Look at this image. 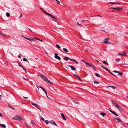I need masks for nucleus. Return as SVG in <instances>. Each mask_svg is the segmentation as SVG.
Instances as JSON below:
<instances>
[{
    "label": "nucleus",
    "instance_id": "6e6d98bb",
    "mask_svg": "<svg viewBox=\"0 0 128 128\" xmlns=\"http://www.w3.org/2000/svg\"><path fill=\"white\" fill-rule=\"evenodd\" d=\"M116 4H120L119 3H118V2H116Z\"/></svg>",
    "mask_w": 128,
    "mask_h": 128
},
{
    "label": "nucleus",
    "instance_id": "f03ea898",
    "mask_svg": "<svg viewBox=\"0 0 128 128\" xmlns=\"http://www.w3.org/2000/svg\"><path fill=\"white\" fill-rule=\"evenodd\" d=\"M42 11L45 14H47V15L48 16L50 17L52 19H54V20H52L56 22V21L58 20V19L55 16H53L52 15L50 14H49L44 11V10H42Z\"/></svg>",
    "mask_w": 128,
    "mask_h": 128
},
{
    "label": "nucleus",
    "instance_id": "a19ab883",
    "mask_svg": "<svg viewBox=\"0 0 128 128\" xmlns=\"http://www.w3.org/2000/svg\"><path fill=\"white\" fill-rule=\"evenodd\" d=\"M81 61H82L83 62H84L86 64V63H87V62H86L84 60H81Z\"/></svg>",
    "mask_w": 128,
    "mask_h": 128
},
{
    "label": "nucleus",
    "instance_id": "774afa93",
    "mask_svg": "<svg viewBox=\"0 0 128 128\" xmlns=\"http://www.w3.org/2000/svg\"><path fill=\"white\" fill-rule=\"evenodd\" d=\"M96 61L98 62H99V61L97 60H96Z\"/></svg>",
    "mask_w": 128,
    "mask_h": 128
},
{
    "label": "nucleus",
    "instance_id": "473e14b6",
    "mask_svg": "<svg viewBox=\"0 0 128 128\" xmlns=\"http://www.w3.org/2000/svg\"><path fill=\"white\" fill-rule=\"evenodd\" d=\"M116 60L117 62H119L120 60V59L119 58H117L116 59Z\"/></svg>",
    "mask_w": 128,
    "mask_h": 128
},
{
    "label": "nucleus",
    "instance_id": "338daca9",
    "mask_svg": "<svg viewBox=\"0 0 128 128\" xmlns=\"http://www.w3.org/2000/svg\"><path fill=\"white\" fill-rule=\"evenodd\" d=\"M98 16H100V15H99V14H98Z\"/></svg>",
    "mask_w": 128,
    "mask_h": 128
},
{
    "label": "nucleus",
    "instance_id": "a878e982",
    "mask_svg": "<svg viewBox=\"0 0 128 128\" xmlns=\"http://www.w3.org/2000/svg\"><path fill=\"white\" fill-rule=\"evenodd\" d=\"M102 62L103 63L107 64V65H108V62H106L105 61L103 60L102 61Z\"/></svg>",
    "mask_w": 128,
    "mask_h": 128
},
{
    "label": "nucleus",
    "instance_id": "680f3d73",
    "mask_svg": "<svg viewBox=\"0 0 128 128\" xmlns=\"http://www.w3.org/2000/svg\"><path fill=\"white\" fill-rule=\"evenodd\" d=\"M77 24H78V25H80V24L79 23H78V22H77Z\"/></svg>",
    "mask_w": 128,
    "mask_h": 128
},
{
    "label": "nucleus",
    "instance_id": "39448f33",
    "mask_svg": "<svg viewBox=\"0 0 128 128\" xmlns=\"http://www.w3.org/2000/svg\"><path fill=\"white\" fill-rule=\"evenodd\" d=\"M32 104L36 108H38V109L40 110V112H41V110L40 109V108L39 106L37 104H34L33 103H32Z\"/></svg>",
    "mask_w": 128,
    "mask_h": 128
},
{
    "label": "nucleus",
    "instance_id": "49530a36",
    "mask_svg": "<svg viewBox=\"0 0 128 128\" xmlns=\"http://www.w3.org/2000/svg\"><path fill=\"white\" fill-rule=\"evenodd\" d=\"M56 2H58V3H57L58 4H60V2H59V1H58V0L56 1Z\"/></svg>",
    "mask_w": 128,
    "mask_h": 128
},
{
    "label": "nucleus",
    "instance_id": "aec40b11",
    "mask_svg": "<svg viewBox=\"0 0 128 128\" xmlns=\"http://www.w3.org/2000/svg\"><path fill=\"white\" fill-rule=\"evenodd\" d=\"M115 119L117 120L118 122H121V120L119 118H115Z\"/></svg>",
    "mask_w": 128,
    "mask_h": 128
},
{
    "label": "nucleus",
    "instance_id": "c756f323",
    "mask_svg": "<svg viewBox=\"0 0 128 128\" xmlns=\"http://www.w3.org/2000/svg\"><path fill=\"white\" fill-rule=\"evenodd\" d=\"M8 106L10 108H11L13 110H15V108H13V107H12L10 105H8Z\"/></svg>",
    "mask_w": 128,
    "mask_h": 128
},
{
    "label": "nucleus",
    "instance_id": "a18cd8bd",
    "mask_svg": "<svg viewBox=\"0 0 128 128\" xmlns=\"http://www.w3.org/2000/svg\"><path fill=\"white\" fill-rule=\"evenodd\" d=\"M2 96L1 95H0V100H2Z\"/></svg>",
    "mask_w": 128,
    "mask_h": 128
},
{
    "label": "nucleus",
    "instance_id": "0eeeda50",
    "mask_svg": "<svg viewBox=\"0 0 128 128\" xmlns=\"http://www.w3.org/2000/svg\"><path fill=\"white\" fill-rule=\"evenodd\" d=\"M40 87V88H41L42 90L44 91V92L45 94H46V96H47V97L49 99L50 98L48 97V96H47V92H46V90L44 88H43L41 87V86H39V87Z\"/></svg>",
    "mask_w": 128,
    "mask_h": 128
},
{
    "label": "nucleus",
    "instance_id": "a211bd4d",
    "mask_svg": "<svg viewBox=\"0 0 128 128\" xmlns=\"http://www.w3.org/2000/svg\"><path fill=\"white\" fill-rule=\"evenodd\" d=\"M35 40L34 38H29L28 40L30 41H34Z\"/></svg>",
    "mask_w": 128,
    "mask_h": 128
},
{
    "label": "nucleus",
    "instance_id": "2f4dec72",
    "mask_svg": "<svg viewBox=\"0 0 128 128\" xmlns=\"http://www.w3.org/2000/svg\"><path fill=\"white\" fill-rule=\"evenodd\" d=\"M25 124L26 126L28 128H31L30 127H29V126H28V125L26 123H25Z\"/></svg>",
    "mask_w": 128,
    "mask_h": 128
},
{
    "label": "nucleus",
    "instance_id": "412c9836",
    "mask_svg": "<svg viewBox=\"0 0 128 128\" xmlns=\"http://www.w3.org/2000/svg\"><path fill=\"white\" fill-rule=\"evenodd\" d=\"M70 58L67 57H65V58H64V60H66V61L68 60V59H69Z\"/></svg>",
    "mask_w": 128,
    "mask_h": 128
},
{
    "label": "nucleus",
    "instance_id": "864d4df0",
    "mask_svg": "<svg viewBox=\"0 0 128 128\" xmlns=\"http://www.w3.org/2000/svg\"><path fill=\"white\" fill-rule=\"evenodd\" d=\"M23 97L24 98H25L26 99H27V98H28V97H24V96H23Z\"/></svg>",
    "mask_w": 128,
    "mask_h": 128
},
{
    "label": "nucleus",
    "instance_id": "4468645a",
    "mask_svg": "<svg viewBox=\"0 0 128 128\" xmlns=\"http://www.w3.org/2000/svg\"><path fill=\"white\" fill-rule=\"evenodd\" d=\"M0 126L2 128H6V127L5 125L4 124H0Z\"/></svg>",
    "mask_w": 128,
    "mask_h": 128
},
{
    "label": "nucleus",
    "instance_id": "c85d7f7f",
    "mask_svg": "<svg viewBox=\"0 0 128 128\" xmlns=\"http://www.w3.org/2000/svg\"><path fill=\"white\" fill-rule=\"evenodd\" d=\"M112 104H114V106H115V105L117 104L115 102H114L113 101H112Z\"/></svg>",
    "mask_w": 128,
    "mask_h": 128
},
{
    "label": "nucleus",
    "instance_id": "37998d69",
    "mask_svg": "<svg viewBox=\"0 0 128 128\" xmlns=\"http://www.w3.org/2000/svg\"><path fill=\"white\" fill-rule=\"evenodd\" d=\"M101 67L102 68H104V69H105V68L106 67H105L104 66H101Z\"/></svg>",
    "mask_w": 128,
    "mask_h": 128
},
{
    "label": "nucleus",
    "instance_id": "72a5a7b5",
    "mask_svg": "<svg viewBox=\"0 0 128 128\" xmlns=\"http://www.w3.org/2000/svg\"><path fill=\"white\" fill-rule=\"evenodd\" d=\"M95 74H96V76H98L99 78L100 77V75L96 73Z\"/></svg>",
    "mask_w": 128,
    "mask_h": 128
},
{
    "label": "nucleus",
    "instance_id": "69168bd1",
    "mask_svg": "<svg viewBox=\"0 0 128 128\" xmlns=\"http://www.w3.org/2000/svg\"><path fill=\"white\" fill-rule=\"evenodd\" d=\"M39 87V86L38 87V86H37V87L38 88V89H39V88H40Z\"/></svg>",
    "mask_w": 128,
    "mask_h": 128
},
{
    "label": "nucleus",
    "instance_id": "c03bdc74",
    "mask_svg": "<svg viewBox=\"0 0 128 128\" xmlns=\"http://www.w3.org/2000/svg\"><path fill=\"white\" fill-rule=\"evenodd\" d=\"M94 82L95 84V83H97V84L99 83V82H96V81H95L94 80Z\"/></svg>",
    "mask_w": 128,
    "mask_h": 128
},
{
    "label": "nucleus",
    "instance_id": "13d9d810",
    "mask_svg": "<svg viewBox=\"0 0 128 128\" xmlns=\"http://www.w3.org/2000/svg\"><path fill=\"white\" fill-rule=\"evenodd\" d=\"M18 58H20V55H19L18 56Z\"/></svg>",
    "mask_w": 128,
    "mask_h": 128
},
{
    "label": "nucleus",
    "instance_id": "20e7f679",
    "mask_svg": "<svg viewBox=\"0 0 128 128\" xmlns=\"http://www.w3.org/2000/svg\"><path fill=\"white\" fill-rule=\"evenodd\" d=\"M114 106L116 108L118 109L121 112L122 111V108L117 103Z\"/></svg>",
    "mask_w": 128,
    "mask_h": 128
},
{
    "label": "nucleus",
    "instance_id": "1a4fd4ad",
    "mask_svg": "<svg viewBox=\"0 0 128 128\" xmlns=\"http://www.w3.org/2000/svg\"><path fill=\"white\" fill-rule=\"evenodd\" d=\"M118 55H121L122 56H126V52L119 53L118 54Z\"/></svg>",
    "mask_w": 128,
    "mask_h": 128
},
{
    "label": "nucleus",
    "instance_id": "4d7b16f0",
    "mask_svg": "<svg viewBox=\"0 0 128 128\" xmlns=\"http://www.w3.org/2000/svg\"><path fill=\"white\" fill-rule=\"evenodd\" d=\"M22 14H20V16L19 17V18H21V17H22Z\"/></svg>",
    "mask_w": 128,
    "mask_h": 128
},
{
    "label": "nucleus",
    "instance_id": "cd10ccee",
    "mask_svg": "<svg viewBox=\"0 0 128 128\" xmlns=\"http://www.w3.org/2000/svg\"><path fill=\"white\" fill-rule=\"evenodd\" d=\"M108 87H111L112 88L114 89H115V87L114 86H108Z\"/></svg>",
    "mask_w": 128,
    "mask_h": 128
},
{
    "label": "nucleus",
    "instance_id": "f3484780",
    "mask_svg": "<svg viewBox=\"0 0 128 128\" xmlns=\"http://www.w3.org/2000/svg\"><path fill=\"white\" fill-rule=\"evenodd\" d=\"M18 65L19 66L21 67L22 68H23V69L25 71L26 73H27L26 71V70H25L24 68V67L22 66V65H21L20 64H18Z\"/></svg>",
    "mask_w": 128,
    "mask_h": 128
},
{
    "label": "nucleus",
    "instance_id": "603ef678",
    "mask_svg": "<svg viewBox=\"0 0 128 128\" xmlns=\"http://www.w3.org/2000/svg\"><path fill=\"white\" fill-rule=\"evenodd\" d=\"M32 123L33 124H34V121H33V120H32Z\"/></svg>",
    "mask_w": 128,
    "mask_h": 128
},
{
    "label": "nucleus",
    "instance_id": "7ed1b4c3",
    "mask_svg": "<svg viewBox=\"0 0 128 128\" xmlns=\"http://www.w3.org/2000/svg\"><path fill=\"white\" fill-rule=\"evenodd\" d=\"M12 119L18 121H21L23 120L22 118L18 115H15L12 118Z\"/></svg>",
    "mask_w": 128,
    "mask_h": 128
},
{
    "label": "nucleus",
    "instance_id": "2eb2a0df",
    "mask_svg": "<svg viewBox=\"0 0 128 128\" xmlns=\"http://www.w3.org/2000/svg\"><path fill=\"white\" fill-rule=\"evenodd\" d=\"M61 116H62L63 118V119L64 120H66V119L65 118V116H64V114H61Z\"/></svg>",
    "mask_w": 128,
    "mask_h": 128
},
{
    "label": "nucleus",
    "instance_id": "393cba45",
    "mask_svg": "<svg viewBox=\"0 0 128 128\" xmlns=\"http://www.w3.org/2000/svg\"><path fill=\"white\" fill-rule=\"evenodd\" d=\"M6 15L7 17H8L10 16V14L8 12H7L6 14Z\"/></svg>",
    "mask_w": 128,
    "mask_h": 128
},
{
    "label": "nucleus",
    "instance_id": "de8ad7c7",
    "mask_svg": "<svg viewBox=\"0 0 128 128\" xmlns=\"http://www.w3.org/2000/svg\"><path fill=\"white\" fill-rule=\"evenodd\" d=\"M69 60H71L72 61H75V60H74V59H70V58L69 59Z\"/></svg>",
    "mask_w": 128,
    "mask_h": 128
},
{
    "label": "nucleus",
    "instance_id": "79ce46f5",
    "mask_svg": "<svg viewBox=\"0 0 128 128\" xmlns=\"http://www.w3.org/2000/svg\"><path fill=\"white\" fill-rule=\"evenodd\" d=\"M0 34H1L2 35H3L4 36H6V35L5 34L2 32Z\"/></svg>",
    "mask_w": 128,
    "mask_h": 128
},
{
    "label": "nucleus",
    "instance_id": "423d86ee",
    "mask_svg": "<svg viewBox=\"0 0 128 128\" xmlns=\"http://www.w3.org/2000/svg\"><path fill=\"white\" fill-rule=\"evenodd\" d=\"M54 57L55 58L59 60H60L61 59L60 57L58 56V54L56 53L54 54Z\"/></svg>",
    "mask_w": 128,
    "mask_h": 128
},
{
    "label": "nucleus",
    "instance_id": "58836bf2",
    "mask_svg": "<svg viewBox=\"0 0 128 128\" xmlns=\"http://www.w3.org/2000/svg\"><path fill=\"white\" fill-rule=\"evenodd\" d=\"M35 38L37 40H39V41H41V42H43V41H42V40H40V39H39L38 38Z\"/></svg>",
    "mask_w": 128,
    "mask_h": 128
},
{
    "label": "nucleus",
    "instance_id": "9d476101",
    "mask_svg": "<svg viewBox=\"0 0 128 128\" xmlns=\"http://www.w3.org/2000/svg\"><path fill=\"white\" fill-rule=\"evenodd\" d=\"M111 8L112 9H113V10H118L119 11H120V10H121L122 9V8H115L114 7H111Z\"/></svg>",
    "mask_w": 128,
    "mask_h": 128
},
{
    "label": "nucleus",
    "instance_id": "ddd939ff",
    "mask_svg": "<svg viewBox=\"0 0 128 128\" xmlns=\"http://www.w3.org/2000/svg\"><path fill=\"white\" fill-rule=\"evenodd\" d=\"M109 110L112 113L116 115V116H118V115L115 112L112 111L110 110Z\"/></svg>",
    "mask_w": 128,
    "mask_h": 128
},
{
    "label": "nucleus",
    "instance_id": "5701e85b",
    "mask_svg": "<svg viewBox=\"0 0 128 128\" xmlns=\"http://www.w3.org/2000/svg\"><path fill=\"white\" fill-rule=\"evenodd\" d=\"M63 50L64 51L66 52H68V50L66 48H64L63 49Z\"/></svg>",
    "mask_w": 128,
    "mask_h": 128
},
{
    "label": "nucleus",
    "instance_id": "8fccbe9b",
    "mask_svg": "<svg viewBox=\"0 0 128 128\" xmlns=\"http://www.w3.org/2000/svg\"><path fill=\"white\" fill-rule=\"evenodd\" d=\"M24 38L28 40V39H29V38H28L26 37H24Z\"/></svg>",
    "mask_w": 128,
    "mask_h": 128
},
{
    "label": "nucleus",
    "instance_id": "ea45409f",
    "mask_svg": "<svg viewBox=\"0 0 128 128\" xmlns=\"http://www.w3.org/2000/svg\"><path fill=\"white\" fill-rule=\"evenodd\" d=\"M104 69L106 70L108 72H110V71L107 68H106Z\"/></svg>",
    "mask_w": 128,
    "mask_h": 128
},
{
    "label": "nucleus",
    "instance_id": "3c124183",
    "mask_svg": "<svg viewBox=\"0 0 128 128\" xmlns=\"http://www.w3.org/2000/svg\"><path fill=\"white\" fill-rule=\"evenodd\" d=\"M0 116H1V117L3 116V115L1 113H0Z\"/></svg>",
    "mask_w": 128,
    "mask_h": 128
},
{
    "label": "nucleus",
    "instance_id": "4c0bfd02",
    "mask_svg": "<svg viewBox=\"0 0 128 128\" xmlns=\"http://www.w3.org/2000/svg\"><path fill=\"white\" fill-rule=\"evenodd\" d=\"M109 72L112 74V75L113 76H115V75L114 74H113L111 72H110H110Z\"/></svg>",
    "mask_w": 128,
    "mask_h": 128
},
{
    "label": "nucleus",
    "instance_id": "6ab92c4d",
    "mask_svg": "<svg viewBox=\"0 0 128 128\" xmlns=\"http://www.w3.org/2000/svg\"><path fill=\"white\" fill-rule=\"evenodd\" d=\"M74 76H75V77L78 78L79 80H80V78L79 76L77 74H74Z\"/></svg>",
    "mask_w": 128,
    "mask_h": 128
},
{
    "label": "nucleus",
    "instance_id": "6e6552de",
    "mask_svg": "<svg viewBox=\"0 0 128 128\" xmlns=\"http://www.w3.org/2000/svg\"><path fill=\"white\" fill-rule=\"evenodd\" d=\"M49 122L51 124L54 125L56 126H57V125L54 121L51 120L49 121Z\"/></svg>",
    "mask_w": 128,
    "mask_h": 128
},
{
    "label": "nucleus",
    "instance_id": "f8f14e48",
    "mask_svg": "<svg viewBox=\"0 0 128 128\" xmlns=\"http://www.w3.org/2000/svg\"><path fill=\"white\" fill-rule=\"evenodd\" d=\"M68 67H70V68L71 70H72L75 71L76 70V68L74 66H71L70 65H68Z\"/></svg>",
    "mask_w": 128,
    "mask_h": 128
},
{
    "label": "nucleus",
    "instance_id": "b1692460",
    "mask_svg": "<svg viewBox=\"0 0 128 128\" xmlns=\"http://www.w3.org/2000/svg\"><path fill=\"white\" fill-rule=\"evenodd\" d=\"M44 121L47 124H48L49 122V121L48 120H44Z\"/></svg>",
    "mask_w": 128,
    "mask_h": 128
},
{
    "label": "nucleus",
    "instance_id": "dca6fc26",
    "mask_svg": "<svg viewBox=\"0 0 128 128\" xmlns=\"http://www.w3.org/2000/svg\"><path fill=\"white\" fill-rule=\"evenodd\" d=\"M100 114L104 117L106 115V114L105 113L102 112L100 113Z\"/></svg>",
    "mask_w": 128,
    "mask_h": 128
},
{
    "label": "nucleus",
    "instance_id": "0e129e2a",
    "mask_svg": "<svg viewBox=\"0 0 128 128\" xmlns=\"http://www.w3.org/2000/svg\"><path fill=\"white\" fill-rule=\"evenodd\" d=\"M28 29H29L32 32V30H30V28H28Z\"/></svg>",
    "mask_w": 128,
    "mask_h": 128
},
{
    "label": "nucleus",
    "instance_id": "bf43d9fd",
    "mask_svg": "<svg viewBox=\"0 0 128 128\" xmlns=\"http://www.w3.org/2000/svg\"><path fill=\"white\" fill-rule=\"evenodd\" d=\"M24 78L25 80H28V79H27V78H26V79H25V78Z\"/></svg>",
    "mask_w": 128,
    "mask_h": 128
},
{
    "label": "nucleus",
    "instance_id": "4be33fe9",
    "mask_svg": "<svg viewBox=\"0 0 128 128\" xmlns=\"http://www.w3.org/2000/svg\"><path fill=\"white\" fill-rule=\"evenodd\" d=\"M86 63V64L88 65L90 67H93V66L92 65L90 64H89L88 62H87V63Z\"/></svg>",
    "mask_w": 128,
    "mask_h": 128
},
{
    "label": "nucleus",
    "instance_id": "7c9ffc66",
    "mask_svg": "<svg viewBox=\"0 0 128 128\" xmlns=\"http://www.w3.org/2000/svg\"><path fill=\"white\" fill-rule=\"evenodd\" d=\"M118 73V76H119V75H120L121 76H122V72H119Z\"/></svg>",
    "mask_w": 128,
    "mask_h": 128
},
{
    "label": "nucleus",
    "instance_id": "5fc2aeb1",
    "mask_svg": "<svg viewBox=\"0 0 128 128\" xmlns=\"http://www.w3.org/2000/svg\"><path fill=\"white\" fill-rule=\"evenodd\" d=\"M41 119H42V120H43L44 121V119L42 117Z\"/></svg>",
    "mask_w": 128,
    "mask_h": 128
},
{
    "label": "nucleus",
    "instance_id": "09e8293b",
    "mask_svg": "<svg viewBox=\"0 0 128 128\" xmlns=\"http://www.w3.org/2000/svg\"><path fill=\"white\" fill-rule=\"evenodd\" d=\"M74 62H75L76 64H78V62L76 61L75 60V61H74Z\"/></svg>",
    "mask_w": 128,
    "mask_h": 128
},
{
    "label": "nucleus",
    "instance_id": "f257e3e1",
    "mask_svg": "<svg viewBox=\"0 0 128 128\" xmlns=\"http://www.w3.org/2000/svg\"><path fill=\"white\" fill-rule=\"evenodd\" d=\"M38 77L42 78L45 81L48 83H50L51 84H52V82L50 80H48L47 78H46L42 74H39L38 75Z\"/></svg>",
    "mask_w": 128,
    "mask_h": 128
},
{
    "label": "nucleus",
    "instance_id": "052dcab7",
    "mask_svg": "<svg viewBox=\"0 0 128 128\" xmlns=\"http://www.w3.org/2000/svg\"><path fill=\"white\" fill-rule=\"evenodd\" d=\"M92 68H93V69H94V70H96V68H94L93 66V67H92Z\"/></svg>",
    "mask_w": 128,
    "mask_h": 128
},
{
    "label": "nucleus",
    "instance_id": "bb28decb",
    "mask_svg": "<svg viewBox=\"0 0 128 128\" xmlns=\"http://www.w3.org/2000/svg\"><path fill=\"white\" fill-rule=\"evenodd\" d=\"M56 46L58 48L60 49V46L58 44H56Z\"/></svg>",
    "mask_w": 128,
    "mask_h": 128
},
{
    "label": "nucleus",
    "instance_id": "f704fd0d",
    "mask_svg": "<svg viewBox=\"0 0 128 128\" xmlns=\"http://www.w3.org/2000/svg\"><path fill=\"white\" fill-rule=\"evenodd\" d=\"M23 60L24 61H27V60L25 58H23Z\"/></svg>",
    "mask_w": 128,
    "mask_h": 128
},
{
    "label": "nucleus",
    "instance_id": "c9c22d12",
    "mask_svg": "<svg viewBox=\"0 0 128 128\" xmlns=\"http://www.w3.org/2000/svg\"><path fill=\"white\" fill-rule=\"evenodd\" d=\"M109 3L112 4H116V2H110Z\"/></svg>",
    "mask_w": 128,
    "mask_h": 128
},
{
    "label": "nucleus",
    "instance_id": "9b49d317",
    "mask_svg": "<svg viewBox=\"0 0 128 128\" xmlns=\"http://www.w3.org/2000/svg\"><path fill=\"white\" fill-rule=\"evenodd\" d=\"M109 40V38H106L104 39V41L103 42V43H109V42H108V41Z\"/></svg>",
    "mask_w": 128,
    "mask_h": 128
},
{
    "label": "nucleus",
    "instance_id": "e433bc0d",
    "mask_svg": "<svg viewBox=\"0 0 128 128\" xmlns=\"http://www.w3.org/2000/svg\"><path fill=\"white\" fill-rule=\"evenodd\" d=\"M113 72H116V73H118L119 72L118 71H117L116 70L114 71H113Z\"/></svg>",
    "mask_w": 128,
    "mask_h": 128
},
{
    "label": "nucleus",
    "instance_id": "e2e57ef3",
    "mask_svg": "<svg viewBox=\"0 0 128 128\" xmlns=\"http://www.w3.org/2000/svg\"><path fill=\"white\" fill-rule=\"evenodd\" d=\"M85 21V20H82V22H84V21Z\"/></svg>",
    "mask_w": 128,
    "mask_h": 128
}]
</instances>
